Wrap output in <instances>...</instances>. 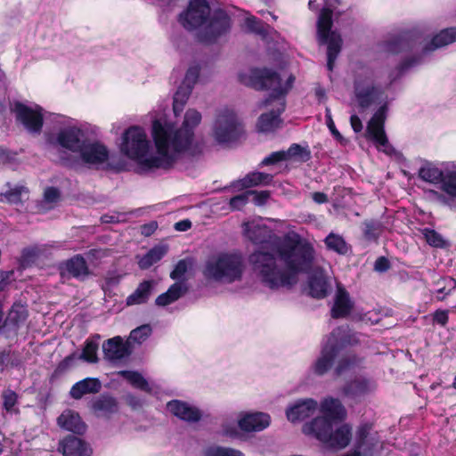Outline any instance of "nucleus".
I'll return each mask as SVG.
<instances>
[{"instance_id": "64", "label": "nucleus", "mask_w": 456, "mask_h": 456, "mask_svg": "<svg viewBox=\"0 0 456 456\" xmlns=\"http://www.w3.org/2000/svg\"><path fill=\"white\" fill-rule=\"evenodd\" d=\"M420 62V59L419 58H413V59H409V60H406L404 61L402 65H401V69L402 70H404L410 67H412L413 65H416L418 63Z\"/></svg>"}, {"instance_id": "23", "label": "nucleus", "mask_w": 456, "mask_h": 456, "mask_svg": "<svg viewBox=\"0 0 456 456\" xmlns=\"http://www.w3.org/2000/svg\"><path fill=\"white\" fill-rule=\"evenodd\" d=\"M57 420L61 428L75 434H83L86 429V425L82 421L79 414L71 410L64 411Z\"/></svg>"}, {"instance_id": "34", "label": "nucleus", "mask_w": 456, "mask_h": 456, "mask_svg": "<svg viewBox=\"0 0 456 456\" xmlns=\"http://www.w3.org/2000/svg\"><path fill=\"white\" fill-rule=\"evenodd\" d=\"M327 248L339 255H346L350 251V246L344 238L333 232H330L325 239Z\"/></svg>"}, {"instance_id": "20", "label": "nucleus", "mask_w": 456, "mask_h": 456, "mask_svg": "<svg viewBox=\"0 0 456 456\" xmlns=\"http://www.w3.org/2000/svg\"><path fill=\"white\" fill-rule=\"evenodd\" d=\"M27 317L28 312L26 307L20 304H14L3 327L4 331L7 332L6 336L9 337L11 334L16 335L18 329L24 323Z\"/></svg>"}, {"instance_id": "62", "label": "nucleus", "mask_w": 456, "mask_h": 456, "mask_svg": "<svg viewBox=\"0 0 456 456\" xmlns=\"http://www.w3.org/2000/svg\"><path fill=\"white\" fill-rule=\"evenodd\" d=\"M312 199L318 204L325 203L328 201V197L323 192H314L312 194Z\"/></svg>"}, {"instance_id": "44", "label": "nucleus", "mask_w": 456, "mask_h": 456, "mask_svg": "<svg viewBox=\"0 0 456 456\" xmlns=\"http://www.w3.org/2000/svg\"><path fill=\"white\" fill-rule=\"evenodd\" d=\"M382 231V224L374 220L366 221L364 223V236L368 240H376Z\"/></svg>"}, {"instance_id": "58", "label": "nucleus", "mask_w": 456, "mask_h": 456, "mask_svg": "<svg viewBox=\"0 0 456 456\" xmlns=\"http://www.w3.org/2000/svg\"><path fill=\"white\" fill-rule=\"evenodd\" d=\"M434 321L443 326L448 322V312L444 310H438L434 314Z\"/></svg>"}, {"instance_id": "51", "label": "nucleus", "mask_w": 456, "mask_h": 456, "mask_svg": "<svg viewBox=\"0 0 456 456\" xmlns=\"http://www.w3.org/2000/svg\"><path fill=\"white\" fill-rule=\"evenodd\" d=\"M188 271V263L186 260H180L175 269L171 272L170 277L173 280H180Z\"/></svg>"}, {"instance_id": "49", "label": "nucleus", "mask_w": 456, "mask_h": 456, "mask_svg": "<svg viewBox=\"0 0 456 456\" xmlns=\"http://www.w3.org/2000/svg\"><path fill=\"white\" fill-rule=\"evenodd\" d=\"M425 238L427 242L436 248H441L444 245L443 237L434 230H426Z\"/></svg>"}, {"instance_id": "24", "label": "nucleus", "mask_w": 456, "mask_h": 456, "mask_svg": "<svg viewBox=\"0 0 456 456\" xmlns=\"http://www.w3.org/2000/svg\"><path fill=\"white\" fill-rule=\"evenodd\" d=\"M353 302L350 299L349 294L343 288L338 287L334 305L331 308V316L333 318L346 317L353 309Z\"/></svg>"}, {"instance_id": "52", "label": "nucleus", "mask_w": 456, "mask_h": 456, "mask_svg": "<svg viewBox=\"0 0 456 456\" xmlns=\"http://www.w3.org/2000/svg\"><path fill=\"white\" fill-rule=\"evenodd\" d=\"M248 195L253 196V202L256 206H262L265 204L270 198V192L268 191H248Z\"/></svg>"}, {"instance_id": "61", "label": "nucleus", "mask_w": 456, "mask_h": 456, "mask_svg": "<svg viewBox=\"0 0 456 456\" xmlns=\"http://www.w3.org/2000/svg\"><path fill=\"white\" fill-rule=\"evenodd\" d=\"M191 226V222L188 219L179 221L175 224V229L179 232H185Z\"/></svg>"}, {"instance_id": "33", "label": "nucleus", "mask_w": 456, "mask_h": 456, "mask_svg": "<svg viewBox=\"0 0 456 456\" xmlns=\"http://www.w3.org/2000/svg\"><path fill=\"white\" fill-rule=\"evenodd\" d=\"M443 175V171L432 163L424 164L419 170V177L429 183H439Z\"/></svg>"}, {"instance_id": "35", "label": "nucleus", "mask_w": 456, "mask_h": 456, "mask_svg": "<svg viewBox=\"0 0 456 456\" xmlns=\"http://www.w3.org/2000/svg\"><path fill=\"white\" fill-rule=\"evenodd\" d=\"M328 283L322 275H314L309 280V293L313 297L322 298L328 294Z\"/></svg>"}, {"instance_id": "50", "label": "nucleus", "mask_w": 456, "mask_h": 456, "mask_svg": "<svg viewBox=\"0 0 456 456\" xmlns=\"http://www.w3.org/2000/svg\"><path fill=\"white\" fill-rule=\"evenodd\" d=\"M286 160H287V159H286L285 151H274V152L271 153L270 155H268L267 157H265L262 160L261 165H263V166L273 165L278 162L286 161Z\"/></svg>"}, {"instance_id": "19", "label": "nucleus", "mask_w": 456, "mask_h": 456, "mask_svg": "<svg viewBox=\"0 0 456 456\" xmlns=\"http://www.w3.org/2000/svg\"><path fill=\"white\" fill-rule=\"evenodd\" d=\"M60 273L63 278L74 277L83 280L88 276L89 269L85 258L77 255L60 265Z\"/></svg>"}, {"instance_id": "63", "label": "nucleus", "mask_w": 456, "mask_h": 456, "mask_svg": "<svg viewBox=\"0 0 456 456\" xmlns=\"http://www.w3.org/2000/svg\"><path fill=\"white\" fill-rule=\"evenodd\" d=\"M157 228L156 223H151L142 227V233L145 236H150Z\"/></svg>"}, {"instance_id": "36", "label": "nucleus", "mask_w": 456, "mask_h": 456, "mask_svg": "<svg viewBox=\"0 0 456 456\" xmlns=\"http://www.w3.org/2000/svg\"><path fill=\"white\" fill-rule=\"evenodd\" d=\"M167 248L164 246H159L151 248L139 260L138 265L140 268H150L153 264L159 261L167 254Z\"/></svg>"}, {"instance_id": "4", "label": "nucleus", "mask_w": 456, "mask_h": 456, "mask_svg": "<svg viewBox=\"0 0 456 456\" xmlns=\"http://www.w3.org/2000/svg\"><path fill=\"white\" fill-rule=\"evenodd\" d=\"M240 81L255 89L271 90V94L262 103V107H270L269 112L259 117L257 127L264 133L273 132L281 123L280 115L286 106L285 95L292 87L295 77L289 75L285 83L279 74L268 69H253L248 74H240Z\"/></svg>"}, {"instance_id": "39", "label": "nucleus", "mask_w": 456, "mask_h": 456, "mask_svg": "<svg viewBox=\"0 0 456 456\" xmlns=\"http://www.w3.org/2000/svg\"><path fill=\"white\" fill-rule=\"evenodd\" d=\"M191 91L180 86L174 95L173 110L175 116L180 115L191 95Z\"/></svg>"}, {"instance_id": "37", "label": "nucleus", "mask_w": 456, "mask_h": 456, "mask_svg": "<svg viewBox=\"0 0 456 456\" xmlns=\"http://www.w3.org/2000/svg\"><path fill=\"white\" fill-rule=\"evenodd\" d=\"M284 151L287 160L306 162L311 159V151L309 149L297 143H293L287 151Z\"/></svg>"}, {"instance_id": "5", "label": "nucleus", "mask_w": 456, "mask_h": 456, "mask_svg": "<svg viewBox=\"0 0 456 456\" xmlns=\"http://www.w3.org/2000/svg\"><path fill=\"white\" fill-rule=\"evenodd\" d=\"M321 411L324 416L315 418L313 421L305 424L303 432L305 435L314 436L331 448L346 447L352 437L351 428L345 424L334 429L331 421L342 419L346 415V410L340 401L334 398L324 399L321 404Z\"/></svg>"}, {"instance_id": "27", "label": "nucleus", "mask_w": 456, "mask_h": 456, "mask_svg": "<svg viewBox=\"0 0 456 456\" xmlns=\"http://www.w3.org/2000/svg\"><path fill=\"white\" fill-rule=\"evenodd\" d=\"M102 388L100 380L96 378H86L75 383L70 389V396L80 399L86 394L98 393Z\"/></svg>"}, {"instance_id": "40", "label": "nucleus", "mask_w": 456, "mask_h": 456, "mask_svg": "<svg viewBox=\"0 0 456 456\" xmlns=\"http://www.w3.org/2000/svg\"><path fill=\"white\" fill-rule=\"evenodd\" d=\"M435 283L437 286L436 293L444 295L437 297L438 300H444L445 296L456 289V280L451 277H440Z\"/></svg>"}, {"instance_id": "22", "label": "nucleus", "mask_w": 456, "mask_h": 456, "mask_svg": "<svg viewBox=\"0 0 456 456\" xmlns=\"http://www.w3.org/2000/svg\"><path fill=\"white\" fill-rule=\"evenodd\" d=\"M59 450L63 456H90L92 452L80 438L69 436L60 444Z\"/></svg>"}, {"instance_id": "15", "label": "nucleus", "mask_w": 456, "mask_h": 456, "mask_svg": "<svg viewBox=\"0 0 456 456\" xmlns=\"http://www.w3.org/2000/svg\"><path fill=\"white\" fill-rule=\"evenodd\" d=\"M14 112L17 119L30 132L38 133L43 126L42 108L36 106L28 107L23 103L17 102L14 105Z\"/></svg>"}, {"instance_id": "3", "label": "nucleus", "mask_w": 456, "mask_h": 456, "mask_svg": "<svg viewBox=\"0 0 456 456\" xmlns=\"http://www.w3.org/2000/svg\"><path fill=\"white\" fill-rule=\"evenodd\" d=\"M49 142L59 151L61 165L76 170L98 167L109 159L105 145L87 139L84 131L77 126L60 128Z\"/></svg>"}, {"instance_id": "43", "label": "nucleus", "mask_w": 456, "mask_h": 456, "mask_svg": "<svg viewBox=\"0 0 456 456\" xmlns=\"http://www.w3.org/2000/svg\"><path fill=\"white\" fill-rule=\"evenodd\" d=\"M245 23L248 29L253 33L262 37H265L267 34L268 26L254 16L246 18Z\"/></svg>"}, {"instance_id": "48", "label": "nucleus", "mask_w": 456, "mask_h": 456, "mask_svg": "<svg viewBox=\"0 0 456 456\" xmlns=\"http://www.w3.org/2000/svg\"><path fill=\"white\" fill-rule=\"evenodd\" d=\"M248 197H249L248 191L244 193H241V194L232 197V199H230V201H229L230 208L232 210L241 209L248 203Z\"/></svg>"}, {"instance_id": "42", "label": "nucleus", "mask_w": 456, "mask_h": 456, "mask_svg": "<svg viewBox=\"0 0 456 456\" xmlns=\"http://www.w3.org/2000/svg\"><path fill=\"white\" fill-rule=\"evenodd\" d=\"M151 331V327L149 324L142 325L131 331L129 340L137 344H142L150 337Z\"/></svg>"}, {"instance_id": "13", "label": "nucleus", "mask_w": 456, "mask_h": 456, "mask_svg": "<svg viewBox=\"0 0 456 456\" xmlns=\"http://www.w3.org/2000/svg\"><path fill=\"white\" fill-rule=\"evenodd\" d=\"M210 7L206 0H191L186 11L179 17L181 24L188 30L201 28L209 17Z\"/></svg>"}, {"instance_id": "12", "label": "nucleus", "mask_w": 456, "mask_h": 456, "mask_svg": "<svg viewBox=\"0 0 456 456\" xmlns=\"http://www.w3.org/2000/svg\"><path fill=\"white\" fill-rule=\"evenodd\" d=\"M230 28V18L224 11L217 10L207 18L201 27L200 38L206 43L215 42L225 35Z\"/></svg>"}, {"instance_id": "41", "label": "nucleus", "mask_w": 456, "mask_h": 456, "mask_svg": "<svg viewBox=\"0 0 456 456\" xmlns=\"http://www.w3.org/2000/svg\"><path fill=\"white\" fill-rule=\"evenodd\" d=\"M441 183V189L450 197H456V172H448L443 175Z\"/></svg>"}, {"instance_id": "32", "label": "nucleus", "mask_w": 456, "mask_h": 456, "mask_svg": "<svg viewBox=\"0 0 456 456\" xmlns=\"http://www.w3.org/2000/svg\"><path fill=\"white\" fill-rule=\"evenodd\" d=\"M28 190L25 186H15L5 192L0 193V200L10 204H20L28 199Z\"/></svg>"}, {"instance_id": "53", "label": "nucleus", "mask_w": 456, "mask_h": 456, "mask_svg": "<svg viewBox=\"0 0 456 456\" xmlns=\"http://www.w3.org/2000/svg\"><path fill=\"white\" fill-rule=\"evenodd\" d=\"M60 199V191L55 187H48L44 191V200L45 203L53 204Z\"/></svg>"}, {"instance_id": "45", "label": "nucleus", "mask_w": 456, "mask_h": 456, "mask_svg": "<svg viewBox=\"0 0 456 456\" xmlns=\"http://www.w3.org/2000/svg\"><path fill=\"white\" fill-rule=\"evenodd\" d=\"M3 398V406L8 412H18V410H16L14 407L17 403L18 395L17 394L11 390L6 389L2 394Z\"/></svg>"}, {"instance_id": "30", "label": "nucleus", "mask_w": 456, "mask_h": 456, "mask_svg": "<svg viewBox=\"0 0 456 456\" xmlns=\"http://www.w3.org/2000/svg\"><path fill=\"white\" fill-rule=\"evenodd\" d=\"M92 409L98 416L109 417L118 411V403L111 396L102 395L92 403Z\"/></svg>"}, {"instance_id": "2", "label": "nucleus", "mask_w": 456, "mask_h": 456, "mask_svg": "<svg viewBox=\"0 0 456 456\" xmlns=\"http://www.w3.org/2000/svg\"><path fill=\"white\" fill-rule=\"evenodd\" d=\"M201 118L200 111L189 109L181 126L166 120H154L151 134L157 150L156 155L149 154L151 142L144 129L137 126H131L123 134L120 151L145 169L169 168L183 153L191 149L194 129L200 125Z\"/></svg>"}, {"instance_id": "16", "label": "nucleus", "mask_w": 456, "mask_h": 456, "mask_svg": "<svg viewBox=\"0 0 456 456\" xmlns=\"http://www.w3.org/2000/svg\"><path fill=\"white\" fill-rule=\"evenodd\" d=\"M98 342L94 339H87L85 343L83 352L80 354L73 353L66 356L59 364L58 370H66L74 364L77 360H84L88 362L95 363L98 362L97 357Z\"/></svg>"}, {"instance_id": "17", "label": "nucleus", "mask_w": 456, "mask_h": 456, "mask_svg": "<svg viewBox=\"0 0 456 456\" xmlns=\"http://www.w3.org/2000/svg\"><path fill=\"white\" fill-rule=\"evenodd\" d=\"M167 408L173 415L189 423L198 422L202 417L199 408L183 401L173 400L167 403Z\"/></svg>"}, {"instance_id": "29", "label": "nucleus", "mask_w": 456, "mask_h": 456, "mask_svg": "<svg viewBox=\"0 0 456 456\" xmlns=\"http://www.w3.org/2000/svg\"><path fill=\"white\" fill-rule=\"evenodd\" d=\"M273 180V175L263 172H253L247 175L243 179L236 181L233 187L241 190L259 184H269Z\"/></svg>"}, {"instance_id": "60", "label": "nucleus", "mask_w": 456, "mask_h": 456, "mask_svg": "<svg viewBox=\"0 0 456 456\" xmlns=\"http://www.w3.org/2000/svg\"><path fill=\"white\" fill-rule=\"evenodd\" d=\"M350 123L354 132H361L362 129V124L360 118L356 115H352L350 118Z\"/></svg>"}, {"instance_id": "1", "label": "nucleus", "mask_w": 456, "mask_h": 456, "mask_svg": "<svg viewBox=\"0 0 456 456\" xmlns=\"http://www.w3.org/2000/svg\"><path fill=\"white\" fill-rule=\"evenodd\" d=\"M244 233L254 244L265 246L249 256L252 268L261 282L271 289H289L297 282L300 273L314 270V247L297 232L290 231L282 238L257 221L245 223Z\"/></svg>"}, {"instance_id": "11", "label": "nucleus", "mask_w": 456, "mask_h": 456, "mask_svg": "<svg viewBox=\"0 0 456 456\" xmlns=\"http://www.w3.org/2000/svg\"><path fill=\"white\" fill-rule=\"evenodd\" d=\"M241 132L240 123L235 112L224 109L216 115L213 134L219 142H227L237 139Z\"/></svg>"}, {"instance_id": "56", "label": "nucleus", "mask_w": 456, "mask_h": 456, "mask_svg": "<svg viewBox=\"0 0 456 456\" xmlns=\"http://www.w3.org/2000/svg\"><path fill=\"white\" fill-rule=\"evenodd\" d=\"M389 267H390L389 261L384 256L379 257L376 260L375 265H374L375 271L379 272V273L387 271L389 269Z\"/></svg>"}, {"instance_id": "7", "label": "nucleus", "mask_w": 456, "mask_h": 456, "mask_svg": "<svg viewBox=\"0 0 456 456\" xmlns=\"http://www.w3.org/2000/svg\"><path fill=\"white\" fill-rule=\"evenodd\" d=\"M244 269L241 254L221 251L212 254L206 259L201 273L208 281L231 284L241 280Z\"/></svg>"}, {"instance_id": "8", "label": "nucleus", "mask_w": 456, "mask_h": 456, "mask_svg": "<svg viewBox=\"0 0 456 456\" xmlns=\"http://www.w3.org/2000/svg\"><path fill=\"white\" fill-rule=\"evenodd\" d=\"M332 11L324 8L321 11L317 20V40L320 45H326L327 49V67L332 70L335 61L338 58L343 45L341 35L332 29Z\"/></svg>"}, {"instance_id": "31", "label": "nucleus", "mask_w": 456, "mask_h": 456, "mask_svg": "<svg viewBox=\"0 0 456 456\" xmlns=\"http://www.w3.org/2000/svg\"><path fill=\"white\" fill-rule=\"evenodd\" d=\"M375 389V384L366 379H356L344 388L345 395L351 397L364 395Z\"/></svg>"}, {"instance_id": "28", "label": "nucleus", "mask_w": 456, "mask_h": 456, "mask_svg": "<svg viewBox=\"0 0 456 456\" xmlns=\"http://www.w3.org/2000/svg\"><path fill=\"white\" fill-rule=\"evenodd\" d=\"M155 287L154 281H143L135 290L126 299V305H135L146 303L151 296Z\"/></svg>"}, {"instance_id": "59", "label": "nucleus", "mask_w": 456, "mask_h": 456, "mask_svg": "<svg viewBox=\"0 0 456 456\" xmlns=\"http://www.w3.org/2000/svg\"><path fill=\"white\" fill-rule=\"evenodd\" d=\"M13 274V271L2 272L0 273V290L4 289V288L11 281Z\"/></svg>"}, {"instance_id": "21", "label": "nucleus", "mask_w": 456, "mask_h": 456, "mask_svg": "<svg viewBox=\"0 0 456 456\" xmlns=\"http://www.w3.org/2000/svg\"><path fill=\"white\" fill-rule=\"evenodd\" d=\"M239 427L246 432H258L270 425V416L263 412L248 413L239 420Z\"/></svg>"}, {"instance_id": "46", "label": "nucleus", "mask_w": 456, "mask_h": 456, "mask_svg": "<svg viewBox=\"0 0 456 456\" xmlns=\"http://www.w3.org/2000/svg\"><path fill=\"white\" fill-rule=\"evenodd\" d=\"M205 456H244L238 450L227 447H210L205 452Z\"/></svg>"}, {"instance_id": "55", "label": "nucleus", "mask_w": 456, "mask_h": 456, "mask_svg": "<svg viewBox=\"0 0 456 456\" xmlns=\"http://www.w3.org/2000/svg\"><path fill=\"white\" fill-rule=\"evenodd\" d=\"M360 320L366 324H375L379 321V314L375 311H370L362 314Z\"/></svg>"}, {"instance_id": "10", "label": "nucleus", "mask_w": 456, "mask_h": 456, "mask_svg": "<svg viewBox=\"0 0 456 456\" xmlns=\"http://www.w3.org/2000/svg\"><path fill=\"white\" fill-rule=\"evenodd\" d=\"M343 332L344 330L338 328L327 338V342L322 349L320 357L313 365V370L315 374L322 376L330 370L339 346H344L345 344L356 343V340L351 339V338L348 340L338 338Z\"/></svg>"}, {"instance_id": "57", "label": "nucleus", "mask_w": 456, "mask_h": 456, "mask_svg": "<svg viewBox=\"0 0 456 456\" xmlns=\"http://www.w3.org/2000/svg\"><path fill=\"white\" fill-rule=\"evenodd\" d=\"M326 118H327V120H326L327 126H328L329 129L330 130L331 134L338 139L341 138V134L337 130V128L334 125V122L331 118L330 110L328 108L326 109Z\"/></svg>"}, {"instance_id": "18", "label": "nucleus", "mask_w": 456, "mask_h": 456, "mask_svg": "<svg viewBox=\"0 0 456 456\" xmlns=\"http://www.w3.org/2000/svg\"><path fill=\"white\" fill-rule=\"evenodd\" d=\"M318 403L311 398L301 399L295 402L286 410V415L289 421H301L315 412Z\"/></svg>"}, {"instance_id": "25", "label": "nucleus", "mask_w": 456, "mask_h": 456, "mask_svg": "<svg viewBox=\"0 0 456 456\" xmlns=\"http://www.w3.org/2000/svg\"><path fill=\"white\" fill-rule=\"evenodd\" d=\"M188 286L184 281L175 282L166 292L160 294L156 298L155 304L158 306H167L183 297L188 292Z\"/></svg>"}, {"instance_id": "9", "label": "nucleus", "mask_w": 456, "mask_h": 456, "mask_svg": "<svg viewBox=\"0 0 456 456\" xmlns=\"http://www.w3.org/2000/svg\"><path fill=\"white\" fill-rule=\"evenodd\" d=\"M374 72L370 69H362L354 80V94L361 108L366 109L376 102L383 91L374 85Z\"/></svg>"}, {"instance_id": "6", "label": "nucleus", "mask_w": 456, "mask_h": 456, "mask_svg": "<svg viewBox=\"0 0 456 456\" xmlns=\"http://www.w3.org/2000/svg\"><path fill=\"white\" fill-rule=\"evenodd\" d=\"M456 41V28H445L430 40L418 32H404L387 40L383 47L387 53H399L403 51H420L421 55L452 44Z\"/></svg>"}, {"instance_id": "47", "label": "nucleus", "mask_w": 456, "mask_h": 456, "mask_svg": "<svg viewBox=\"0 0 456 456\" xmlns=\"http://www.w3.org/2000/svg\"><path fill=\"white\" fill-rule=\"evenodd\" d=\"M200 76V69L198 66L190 67L185 74L184 79L182 83V86H185L189 88V90L192 91L195 84L198 81Z\"/></svg>"}, {"instance_id": "14", "label": "nucleus", "mask_w": 456, "mask_h": 456, "mask_svg": "<svg viewBox=\"0 0 456 456\" xmlns=\"http://www.w3.org/2000/svg\"><path fill=\"white\" fill-rule=\"evenodd\" d=\"M387 106L380 107L373 115L368 123L367 133L371 139L378 144V148L386 154H392L395 150L389 144L384 131V123L386 120Z\"/></svg>"}, {"instance_id": "38", "label": "nucleus", "mask_w": 456, "mask_h": 456, "mask_svg": "<svg viewBox=\"0 0 456 456\" xmlns=\"http://www.w3.org/2000/svg\"><path fill=\"white\" fill-rule=\"evenodd\" d=\"M119 374L126 379L133 387L142 391L151 392V387L147 380L136 371L122 370Z\"/></svg>"}, {"instance_id": "26", "label": "nucleus", "mask_w": 456, "mask_h": 456, "mask_svg": "<svg viewBox=\"0 0 456 456\" xmlns=\"http://www.w3.org/2000/svg\"><path fill=\"white\" fill-rule=\"evenodd\" d=\"M102 351L105 358L110 361L121 360L129 354L120 337H115L104 342Z\"/></svg>"}, {"instance_id": "54", "label": "nucleus", "mask_w": 456, "mask_h": 456, "mask_svg": "<svg viewBox=\"0 0 456 456\" xmlns=\"http://www.w3.org/2000/svg\"><path fill=\"white\" fill-rule=\"evenodd\" d=\"M356 362V360L354 357H346V358H342L337 368H336V372L338 374H342L345 370H346L347 369H349V367L351 365H354V363Z\"/></svg>"}]
</instances>
